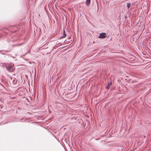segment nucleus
I'll use <instances>...</instances> for the list:
<instances>
[{
    "label": "nucleus",
    "mask_w": 151,
    "mask_h": 151,
    "mask_svg": "<svg viewBox=\"0 0 151 151\" xmlns=\"http://www.w3.org/2000/svg\"><path fill=\"white\" fill-rule=\"evenodd\" d=\"M131 5V4L130 3H127V6L128 9H129Z\"/></svg>",
    "instance_id": "obj_6"
},
{
    "label": "nucleus",
    "mask_w": 151,
    "mask_h": 151,
    "mask_svg": "<svg viewBox=\"0 0 151 151\" xmlns=\"http://www.w3.org/2000/svg\"><path fill=\"white\" fill-rule=\"evenodd\" d=\"M106 37V34L105 33H101L99 36V38L101 39H103Z\"/></svg>",
    "instance_id": "obj_2"
},
{
    "label": "nucleus",
    "mask_w": 151,
    "mask_h": 151,
    "mask_svg": "<svg viewBox=\"0 0 151 151\" xmlns=\"http://www.w3.org/2000/svg\"><path fill=\"white\" fill-rule=\"evenodd\" d=\"M112 84L111 83H108L106 87V88L107 89H109Z\"/></svg>",
    "instance_id": "obj_5"
},
{
    "label": "nucleus",
    "mask_w": 151,
    "mask_h": 151,
    "mask_svg": "<svg viewBox=\"0 0 151 151\" xmlns=\"http://www.w3.org/2000/svg\"><path fill=\"white\" fill-rule=\"evenodd\" d=\"M7 70L10 72H12L14 71L15 68L14 67V65L12 64H11L9 65L7 67Z\"/></svg>",
    "instance_id": "obj_1"
},
{
    "label": "nucleus",
    "mask_w": 151,
    "mask_h": 151,
    "mask_svg": "<svg viewBox=\"0 0 151 151\" xmlns=\"http://www.w3.org/2000/svg\"><path fill=\"white\" fill-rule=\"evenodd\" d=\"M22 43H21V44H19V45L18 44H16V45H14L13 46H20L21 45H22Z\"/></svg>",
    "instance_id": "obj_7"
},
{
    "label": "nucleus",
    "mask_w": 151,
    "mask_h": 151,
    "mask_svg": "<svg viewBox=\"0 0 151 151\" xmlns=\"http://www.w3.org/2000/svg\"><path fill=\"white\" fill-rule=\"evenodd\" d=\"M62 35L63 36H62L61 37V39L65 38V37H66L67 36V35L65 33V30H63Z\"/></svg>",
    "instance_id": "obj_3"
},
{
    "label": "nucleus",
    "mask_w": 151,
    "mask_h": 151,
    "mask_svg": "<svg viewBox=\"0 0 151 151\" xmlns=\"http://www.w3.org/2000/svg\"><path fill=\"white\" fill-rule=\"evenodd\" d=\"M91 2V0H86L85 3L86 5L88 6L89 5Z\"/></svg>",
    "instance_id": "obj_4"
}]
</instances>
